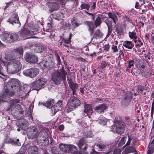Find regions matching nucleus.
<instances>
[{
    "label": "nucleus",
    "mask_w": 154,
    "mask_h": 154,
    "mask_svg": "<svg viewBox=\"0 0 154 154\" xmlns=\"http://www.w3.org/2000/svg\"><path fill=\"white\" fill-rule=\"evenodd\" d=\"M0 63L5 67L8 74H14L18 72L21 69L22 65L19 60H13L9 62L4 61L0 55Z\"/></svg>",
    "instance_id": "1"
},
{
    "label": "nucleus",
    "mask_w": 154,
    "mask_h": 154,
    "mask_svg": "<svg viewBox=\"0 0 154 154\" xmlns=\"http://www.w3.org/2000/svg\"><path fill=\"white\" fill-rule=\"evenodd\" d=\"M19 86V81L17 79H11L7 82L5 86V90L3 91L6 94L10 95L12 93V96L14 94V91L18 90Z\"/></svg>",
    "instance_id": "2"
},
{
    "label": "nucleus",
    "mask_w": 154,
    "mask_h": 154,
    "mask_svg": "<svg viewBox=\"0 0 154 154\" xmlns=\"http://www.w3.org/2000/svg\"><path fill=\"white\" fill-rule=\"evenodd\" d=\"M32 30H28L26 29H23L21 30L20 35L21 37L25 39L35 38L36 37L32 36L38 33V27L37 25L33 26Z\"/></svg>",
    "instance_id": "3"
},
{
    "label": "nucleus",
    "mask_w": 154,
    "mask_h": 154,
    "mask_svg": "<svg viewBox=\"0 0 154 154\" xmlns=\"http://www.w3.org/2000/svg\"><path fill=\"white\" fill-rule=\"evenodd\" d=\"M66 74L64 70L55 71L51 74L52 80L55 84H59L62 79L63 82L66 80Z\"/></svg>",
    "instance_id": "4"
},
{
    "label": "nucleus",
    "mask_w": 154,
    "mask_h": 154,
    "mask_svg": "<svg viewBox=\"0 0 154 154\" xmlns=\"http://www.w3.org/2000/svg\"><path fill=\"white\" fill-rule=\"evenodd\" d=\"M67 104L66 107L68 112H71L81 104V102L77 97L74 96H69Z\"/></svg>",
    "instance_id": "5"
},
{
    "label": "nucleus",
    "mask_w": 154,
    "mask_h": 154,
    "mask_svg": "<svg viewBox=\"0 0 154 154\" xmlns=\"http://www.w3.org/2000/svg\"><path fill=\"white\" fill-rule=\"evenodd\" d=\"M1 38L7 43H11L17 40L18 35L17 33L12 32H5L1 34Z\"/></svg>",
    "instance_id": "6"
},
{
    "label": "nucleus",
    "mask_w": 154,
    "mask_h": 154,
    "mask_svg": "<svg viewBox=\"0 0 154 154\" xmlns=\"http://www.w3.org/2000/svg\"><path fill=\"white\" fill-rule=\"evenodd\" d=\"M47 79L41 77L35 82H32L31 86L32 89L38 91L43 87L47 82Z\"/></svg>",
    "instance_id": "7"
},
{
    "label": "nucleus",
    "mask_w": 154,
    "mask_h": 154,
    "mask_svg": "<svg viewBox=\"0 0 154 154\" xmlns=\"http://www.w3.org/2000/svg\"><path fill=\"white\" fill-rule=\"evenodd\" d=\"M39 72V70L38 69L35 67H32L24 70L23 72V74L26 76L33 78L38 75Z\"/></svg>",
    "instance_id": "8"
},
{
    "label": "nucleus",
    "mask_w": 154,
    "mask_h": 154,
    "mask_svg": "<svg viewBox=\"0 0 154 154\" xmlns=\"http://www.w3.org/2000/svg\"><path fill=\"white\" fill-rule=\"evenodd\" d=\"M99 151H103L106 152L105 154H109L113 149V143L109 145H104L101 143H98L96 145Z\"/></svg>",
    "instance_id": "9"
},
{
    "label": "nucleus",
    "mask_w": 154,
    "mask_h": 154,
    "mask_svg": "<svg viewBox=\"0 0 154 154\" xmlns=\"http://www.w3.org/2000/svg\"><path fill=\"white\" fill-rule=\"evenodd\" d=\"M24 57L26 62L30 63H36L38 60L37 56L32 53H26L24 55Z\"/></svg>",
    "instance_id": "10"
},
{
    "label": "nucleus",
    "mask_w": 154,
    "mask_h": 154,
    "mask_svg": "<svg viewBox=\"0 0 154 154\" xmlns=\"http://www.w3.org/2000/svg\"><path fill=\"white\" fill-rule=\"evenodd\" d=\"M124 125L122 123H120L119 122H114L113 126L112 127V130L114 133L118 134H122L124 131Z\"/></svg>",
    "instance_id": "11"
},
{
    "label": "nucleus",
    "mask_w": 154,
    "mask_h": 154,
    "mask_svg": "<svg viewBox=\"0 0 154 154\" xmlns=\"http://www.w3.org/2000/svg\"><path fill=\"white\" fill-rule=\"evenodd\" d=\"M54 65L53 60H48L47 61H43L40 63V66L42 69H45L47 71L51 69Z\"/></svg>",
    "instance_id": "12"
},
{
    "label": "nucleus",
    "mask_w": 154,
    "mask_h": 154,
    "mask_svg": "<svg viewBox=\"0 0 154 154\" xmlns=\"http://www.w3.org/2000/svg\"><path fill=\"white\" fill-rule=\"evenodd\" d=\"M37 138L41 141L48 142V135L46 128H44L40 131L37 135Z\"/></svg>",
    "instance_id": "13"
},
{
    "label": "nucleus",
    "mask_w": 154,
    "mask_h": 154,
    "mask_svg": "<svg viewBox=\"0 0 154 154\" xmlns=\"http://www.w3.org/2000/svg\"><path fill=\"white\" fill-rule=\"evenodd\" d=\"M27 135L29 139H33L37 138V129L35 127H32L28 128Z\"/></svg>",
    "instance_id": "14"
},
{
    "label": "nucleus",
    "mask_w": 154,
    "mask_h": 154,
    "mask_svg": "<svg viewBox=\"0 0 154 154\" xmlns=\"http://www.w3.org/2000/svg\"><path fill=\"white\" fill-rule=\"evenodd\" d=\"M7 22H9L10 23L13 25L14 23H18L19 24L18 27H20L21 26V24L20 23L19 17L17 14L16 13L13 14L7 20Z\"/></svg>",
    "instance_id": "15"
},
{
    "label": "nucleus",
    "mask_w": 154,
    "mask_h": 154,
    "mask_svg": "<svg viewBox=\"0 0 154 154\" xmlns=\"http://www.w3.org/2000/svg\"><path fill=\"white\" fill-rule=\"evenodd\" d=\"M62 107V101L61 100H60L53 106L51 110L52 112L54 111V113H53L52 115V116L55 115L58 111L61 110Z\"/></svg>",
    "instance_id": "16"
},
{
    "label": "nucleus",
    "mask_w": 154,
    "mask_h": 154,
    "mask_svg": "<svg viewBox=\"0 0 154 154\" xmlns=\"http://www.w3.org/2000/svg\"><path fill=\"white\" fill-rule=\"evenodd\" d=\"M84 109L83 114L84 116H88L89 117L93 112L92 108L91 106L88 104H85L84 105Z\"/></svg>",
    "instance_id": "17"
},
{
    "label": "nucleus",
    "mask_w": 154,
    "mask_h": 154,
    "mask_svg": "<svg viewBox=\"0 0 154 154\" xmlns=\"http://www.w3.org/2000/svg\"><path fill=\"white\" fill-rule=\"evenodd\" d=\"M132 98L130 94H125L122 98V102L125 106H127L129 104Z\"/></svg>",
    "instance_id": "18"
},
{
    "label": "nucleus",
    "mask_w": 154,
    "mask_h": 154,
    "mask_svg": "<svg viewBox=\"0 0 154 154\" xmlns=\"http://www.w3.org/2000/svg\"><path fill=\"white\" fill-rule=\"evenodd\" d=\"M18 89L19 90L20 95H22L24 94V96H26L29 93V89H28V87L26 85L19 86Z\"/></svg>",
    "instance_id": "19"
},
{
    "label": "nucleus",
    "mask_w": 154,
    "mask_h": 154,
    "mask_svg": "<svg viewBox=\"0 0 154 154\" xmlns=\"http://www.w3.org/2000/svg\"><path fill=\"white\" fill-rule=\"evenodd\" d=\"M32 52L35 53H41L43 52L44 49V47L41 45L35 44L34 45H32Z\"/></svg>",
    "instance_id": "20"
},
{
    "label": "nucleus",
    "mask_w": 154,
    "mask_h": 154,
    "mask_svg": "<svg viewBox=\"0 0 154 154\" xmlns=\"http://www.w3.org/2000/svg\"><path fill=\"white\" fill-rule=\"evenodd\" d=\"M84 23L87 26L88 31L90 33V35H92L94 33L95 24L92 22L91 21H86L84 22Z\"/></svg>",
    "instance_id": "21"
},
{
    "label": "nucleus",
    "mask_w": 154,
    "mask_h": 154,
    "mask_svg": "<svg viewBox=\"0 0 154 154\" xmlns=\"http://www.w3.org/2000/svg\"><path fill=\"white\" fill-rule=\"evenodd\" d=\"M106 108V106L105 104H102L96 106L94 108V109L98 113H101L103 112Z\"/></svg>",
    "instance_id": "22"
},
{
    "label": "nucleus",
    "mask_w": 154,
    "mask_h": 154,
    "mask_svg": "<svg viewBox=\"0 0 154 154\" xmlns=\"http://www.w3.org/2000/svg\"><path fill=\"white\" fill-rule=\"evenodd\" d=\"M27 152L29 154H38L39 149L35 146H32L29 147Z\"/></svg>",
    "instance_id": "23"
},
{
    "label": "nucleus",
    "mask_w": 154,
    "mask_h": 154,
    "mask_svg": "<svg viewBox=\"0 0 154 154\" xmlns=\"http://www.w3.org/2000/svg\"><path fill=\"white\" fill-rule=\"evenodd\" d=\"M51 9L49 10V12L51 13L53 11L57 10L60 7L59 5L58 2H51L49 5Z\"/></svg>",
    "instance_id": "24"
},
{
    "label": "nucleus",
    "mask_w": 154,
    "mask_h": 154,
    "mask_svg": "<svg viewBox=\"0 0 154 154\" xmlns=\"http://www.w3.org/2000/svg\"><path fill=\"white\" fill-rule=\"evenodd\" d=\"M28 121L25 119L23 120L21 123H20V128L23 130H26L28 129Z\"/></svg>",
    "instance_id": "25"
},
{
    "label": "nucleus",
    "mask_w": 154,
    "mask_h": 154,
    "mask_svg": "<svg viewBox=\"0 0 154 154\" xmlns=\"http://www.w3.org/2000/svg\"><path fill=\"white\" fill-rule=\"evenodd\" d=\"M70 88L72 91L71 96L76 95V91L78 87V85L76 83H73L69 85Z\"/></svg>",
    "instance_id": "26"
},
{
    "label": "nucleus",
    "mask_w": 154,
    "mask_h": 154,
    "mask_svg": "<svg viewBox=\"0 0 154 154\" xmlns=\"http://www.w3.org/2000/svg\"><path fill=\"white\" fill-rule=\"evenodd\" d=\"M136 150L135 148L131 146H128L125 148L124 150L125 154H128L132 152H136Z\"/></svg>",
    "instance_id": "27"
},
{
    "label": "nucleus",
    "mask_w": 154,
    "mask_h": 154,
    "mask_svg": "<svg viewBox=\"0 0 154 154\" xmlns=\"http://www.w3.org/2000/svg\"><path fill=\"white\" fill-rule=\"evenodd\" d=\"M103 18L104 17H103L102 14H97V17L95 20L94 22V24L96 27H97L101 24V19L102 18Z\"/></svg>",
    "instance_id": "28"
},
{
    "label": "nucleus",
    "mask_w": 154,
    "mask_h": 154,
    "mask_svg": "<svg viewBox=\"0 0 154 154\" xmlns=\"http://www.w3.org/2000/svg\"><path fill=\"white\" fill-rule=\"evenodd\" d=\"M123 45L125 48L131 49L134 47V44L131 41H125L123 43Z\"/></svg>",
    "instance_id": "29"
},
{
    "label": "nucleus",
    "mask_w": 154,
    "mask_h": 154,
    "mask_svg": "<svg viewBox=\"0 0 154 154\" xmlns=\"http://www.w3.org/2000/svg\"><path fill=\"white\" fill-rule=\"evenodd\" d=\"M71 23L73 26L74 27L78 26L81 24L80 21L75 17H73L71 20Z\"/></svg>",
    "instance_id": "30"
},
{
    "label": "nucleus",
    "mask_w": 154,
    "mask_h": 154,
    "mask_svg": "<svg viewBox=\"0 0 154 154\" xmlns=\"http://www.w3.org/2000/svg\"><path fill=\"white\" fill-rule=\"evenodd\" d=\"M68 145L61 143L59 145V148L60 149L64 152H67Z\"/></svg>",
    "instance_id": "31"
},
{
    "label": "nucleus",
    "mask_w": 154,
    "mask_h": 154,
    "mask_svg": "<svg viewBox=\"0 0 154 154\" xmlns=\"http://www.w3.org/2000/svg\"><path fill=\"white\" fill-rule=\"evenodd\" d=\"M109 17L111 18L113 22L116 24V21H118V18L116 14L111 12H109L108 14Z\"/></svg>",
    "instance_id": "32"
},
{
    "label": "nucleus",
    "mask_w": 154,
    "mask_h": 154,
    "mask_svg": "<svg viewBox=\"0 0 154 154\" xmlns=\"http://www.w3.org/2000/svg\"><path fill=\"white\" fill-rule=\"evenodd\" d=\"M20 100L17 99H13L10 100L9 102V104L10 105V107L7 108L5 110L8 111L10 108L13 106H14L16 103H19Z\"/></svg>",
    "instance_id": "33"
},
{
    "label": "nucleus",
    "mask_w": 154,
    "mask_h": 154,
    "mask_svg": "<svg viewBox=\"0 0 154 154\" xmlns=\"http://www.w3.org/2000/svg\"><path fill=\"white\" fill-rule=\"evenodd\" d=\"M34 107V103H32L29 108V120L31 122L33 121V117L32 115V112L33 111V109Z\"/></svg>",
    "instance_id": "34"
},
{
    "label": "nucleus",
    "mask_w": 154,
    "mask_h": 154,
    "mask_svg": "<svg viewBox=\"0 0 154 154\" xmlns=\"http://www.w3.org/2000/svg\"><path fill=\"white\" fill-rule=\"evenodd\" d=\"M85 141L84 138L81 139L76 142V144L79 147V149H82V146L84 145L85 143Z\"/></svg>",
    "instance_id": "35"
},
{
    "label": "nucleus",
    "mask_w": 154,
    "mask_h": 154,
    "mask_svg": "<svg viewBox=\"0 0 154 154\" xmlns=\"http://www.w3.org/2000/svg\"><path fill=\"white\" fill-rule=\"evenodd\" d=\"M68 149L67 152L68 153H70L71 154H72V152L76 151L77 149L76 147L73 145H68Z\"/></svg>",
    "instance_id": "36"
},
{
    "label": "nucleus",
    "mask_w": 154,
    "mask_h": 154,
    "mask_svg": "<svg viewBox=\"0 0 154 154\" xmlns=\"http://www.w3.org/2000/svg\"><path fill=\"white\" fill-rule=\"evenodd\" d=\"M5 58L7 60H10V61L13 60H18V59H15V56L12 55L11 54H8L5 56Z\"/></svg>",
    "instance_id": "37"
},
{
    "label": "nucleus",
    "mask_w": 154,
    "mask_h": 154,
    "mask_svg": "<svg viewBox=\"0 0 154 154\" xmlns=\"http://www.w3.org/2000/svg\"><path fill=\"white\" fill-rule=\"evenodd\" d=\"M103 34L99 29H97L95 32L94 35V37L96 38H101Z\"/></svg>",
    "instance_id": "38"
},
{
    "label": "nucleus",
    "mask_w": 154,
    "mask_h": 154,
    "mask_svg": "<svg viewBox=\"0 0 154 154\" xmlns=\"http://www.w3.org/2000/svg\"><path fill=\"white\" fill-rule=\"evenodd\" d=\"M19 140L18 139H17L16 140L12 139V142L11 144L14 146H20L21 145V143L19 142Z\"/></svg>",
    "instance_id": "39"
},
{
    "label": "nucleus",
    "mask_w": 154,
    "mask_h": 154,
    "mask_svg": "<svg viewBox=\"0 0 154 154\" xmlns=\"http://www.w3.org/2000/svg\"><path fill=\"white\" fill-rule=\"evenodd\" d=\"M128 35L131 39L137 38L136 33L134 32V30L132 32H128Z\"/></svg>",
    "instance_id": "40"
},
{
    "label": "nucleus",
    "mask_w": 154,
    "mask_h": 154,
    "mask_svg": "<svg viewBox=\"0 0 154 154\" xmlns=\"http://www.w3.org/2000/svg\"><path fill=\"white\" fill-rule=\"evenodd\" d=\"M1 64L2 65V63H0V79H2L3 80H5V75L3 72V67L1 66Z\"/></svg>",
    "instance_id": "41"
},
{
    "label": "nucleus",
    "mask_w": 154,
    "mask_h": 154,
    "mask_svg": "<svg viewBox=\"0 0 154 154\" xmlns=\"http://www.w3.org/2000/svg\"><path fill=\"white\" fill-rule=\"evenodd\" d=\"M54 103L51 102V101H48L46 103L44 104V105L49 108H52Z\"/></svg>",
    "instance_id": "42"
},
{
    "label": "nucleus",
    "mask_w": 154,
    "mask_h": 154,
    "mask_svg": "<svg viewBox=\"0 0 154 154\" xmlns=\"http://www.w3.org/2000/svg\"><path fill=\"white\" fill-rule=\"evenodd\" d=\"M80 7L81 9H86L88 11L89 10L90 6L88 4L83 3L81 5Z\"/></svg>",
    "instance_id": "43"
},
{
    "label": "nucleus",
    "mask_w": 154,
    "mask_h": 154,
    "mask_svg": "<svg viewBox=\"0 0 154 154\" xmlns=\"http://www.w3.org/2000/svg\"><path fill=\"white\" fill-rule=\"evenodd\" d=\"M98 121L99 123L103 125H106V119L104 118H100Z\"/></svg>",
    "instance_id": "44"
},
{
    "label": "nucleus",
    "mask_w": 154,
    "mask_h": 154,
    "mask_svg": "<svg viewBox=\"0 0 154 154\" xmlns=\"http://www.w3.org/2000/svg\"><path fill=\"white\" fill-rule=\"evenodd\" d=\"M117 32L119 35H122L124 33V29L122 26L118 27L117 29Z\"/></svg>",
    "instance_id": "45"
},
{
    "label": "nucleus",
    "mask_w": 154,
    "mask_h": 154,
    "mask_svg": "<svg viewBox=\"0 0 154 154\" xmlns=\"http://www.w3.org/2000/svg\"><path fill=\"white\" fill-rule=\"evenodd\" d=\"M52 17L54 19L57 20H60V19L62 20V18H63V16L61 17L60 15L57 14H52Z\"/></svg>",
    "instance_id": "46"
},
{
    "label": "nucleus",
    "mask_w": 154,
    "mask_h": 154,
    "mask_svg": "<svg viewBox=\"0 0 154 154\" xmlns=\"http://www.w3.org/2000/svg\"><path fill=\"white\" fill-rule=\"evenodd\" d=\"M62 39V41H63V42L67 44H69L71 42V36L70 35L69 37L66 38H61Z\"/></svg>",
    "instance_id": "47"
},
{
    "label": "nucleus",
    "mask_w": 154,
    "mask_h": 154,
    "mask_svg": "<svg viewBox=\"0 0 154 154\" xmlns=\"http://www.w3.org/2000/svg\"><path fill=\"white\" fill-rule=\"evenodd\" d=\"M84 136L86 137H92V134L91 130L87 131L84 133Z\"/></svg>",
    "instance_id": "48"
},
{
    "label": "nucleus",
    "mask_w": 154,
    "mask_h": 154,
    "mask_svg": "<svg viewBox=\"0 0 154 154\" xmlns=\"http://www.w3.org/2000/svg\"><path fill=\"white\" fill-rule=\"evenodd\" d=\"M134 61L132 60H131L128 61V67L126 68V70H129L131 66H133L134 64Z\"/></svg>",
    "instance_id": "49"
},
{
    "label": "nucleus",
    "mask_w": 154,
    "mask_h": 154,
    "mask_svg": "<svg viewBox=\"0 0 154 154\" xmlns=\"http://www.w3.org/2000/svg\"><path fill=\"white\" fill-rule=\"evenodd\" d=\"M108 64V63L106 61H103L100 64V69H103L105 68Z\"/></svg>",
    "instance_id": "50"
},
{
    "label": "nucleus",
    "mask_w": 154,
    "mask_h": 154,
    "mask_svg": "<svg viewBox=\"0 0 154 154\" xmlns=\"http://www.w3.org/2000/svg\"><path fill=\"white\" fill-rule=\"evenodd\" d=\"M48 25V28L47 29H46V32H49L50 35H49L50 38H53L54 36V35H52V33L51 34V29H50V27H51V25L50 24V23H47Z\"/></svg>",
    "instance_id": "51"
},
{
    "label": "nucleus",
    "mask_w": 154,
    "mask_h": 154,
    "mask_svg": "<svg viewBox=\"0 0 154 154\" xmlns=\"http://www.w3.org/2000/svg\"><path fill=\"white\" fill-rule=\"evenodd\" d=\"M138 90V92H140L141 94H142L143 93V91L144 89V86L142 85H138L137 87Z\"/></svg>",
    "instance_id": "52"
},
{
    "label": "nucleus",
    "mask_w": 154,
    "mask_h": 154,
    "mask_svg": "<svg viewBox=\"0 0 154 154\" xmlns=\"http://www.w3.org/2000/svg\"><path fill=\"white\" fill-rule=\"evenodd\" d=\"M14 52L18 54H21L23 53V50L21 48H17L15 50Z\"/></svg>",
    "instance_id": "53"
},
{
    "label": "nucleus",
    "mask_w": 154,
    "mask_h": 154,
    "mask_svg": "<svg viewBox=\"0 0 154 154\" xmlns=\"http://www.w3.org/2000/svg\"><path fill=\"white\" fill-rule=\"evenodd\" d=\"M12 141V139L7 138L3 141V143H10Z\"/></svg>",
    "instance_id": "54"
},
{
    "label": "nucleus",
    "mask_w": 154,
    "mask_h": 154,
    "mask_svg": "<svg viewBox=\"0 0 154 154\" xmlns=\"http://www.w3.org/2000/svg\"><path fill=\"white\" fill-rule=\"evenodd\" d=\"M110 48V46L109 44H107L104 45L103 48L105 52H107L109 51Z\"/></svg>",
    "instance_id": "55"
},
{
    "label": "nucleus",
    "mask_w": 154,
    "mask_h": 154,
    "mask_svg": "<svg viewBox=\"0 0 154 154\" xmlns=\"http://www.w3.org/2000/svg\"><path fill=\"white\" fill-rule=\"evenodd\" d=\"M85 11L86 14L89 15V16H91L93 20H94L96 16L95 14H93L91 13H89L85 10Z\"/></svg>",
    "instance_id": "56"
},
{
    "label": "nucleus",
    "mask_w": 154,
    "mask_h": 154,
    "mask_svg": "<svg viewBox=\"0 0 154 154\" xmlns=\"http://www.w3.org/2000/svg\"><path fill=\"white\" fill-rule=\"evenodd\" d=\"M111 49L115 53H116L118 51L117 47L115 45H113L111 47Z\"/></svg>",
    "instance_id": "57"
},
{
    "label": "nucleus",
    "mask_w": 154,
    "mask_h": 154,
    "mask_svg": "<svg viewBox=\"0 0 154 154\" xmlns=\"http://www.w3.org/2000/svg\"><path fill=\"white\" fill-rule=\"evenodd\" d=\"M143 44L142 42H141L139 39H138L137 43L135 45V46L137 48H138L139 47L141 46Z\"/></svg>",
    "instance_id": "58"
},
{
    "label": "nucleus",
    "mask_w": 154,
    "mask_h": 154,
    "mask_svg": "<svg viewBox=\"0 0 154 154\" xmlns=\"http://www.w3.org/2000/svg\"><path fill=\"white\" fill-rule=\"evenodd\" d=\"M121 152V151L120 149L118 148H116L115 149L112 154H120Z\"/></svg>",
    "instance_id": "59"
},
{
    "label": "nucleus",
    "mask_w": 154,
    "mask_h": 154,
    "mask_svg": "<svg viewBox=\"0 0 154 154\" xmlns=\"http://www.w3.org/2000/svg\"><path fill=\"white\" fill-rule=\"evenodd\" d=\"M106 23V24L108 28L109 29V28L111 26V22H109V21L108 20V19H107L105 20Z\"/></svg>",
    "instance_id": "60"
},
{
    "label": "nucleus",
    "mask_w": 154,
    "mask_h": 154,
    "mask_svg": "<svg viewBox=\"0 0 154 154\" xmlns=\"http://www.w3.org/2000/svg\"><path fill=\"white\" fill-rule=\"evenodd\" d=\"M124 18L125 20H126L128 22L130 23H132V20L129 18L127 16L125 15L124 16Z\"/></svg>",
    "instance_id": "61"
},
{
    "label": "nucleus",
    "mask_w": 154,
    "mask_h": 154,
    "mask_svg": "<svg viewBox=\"0 0 154 154\" xmlns=\"http://www.w3.org/2000/svg\"><path fill=\"white\" fill-rule=\"evenodd\" d=\"M15 105V107L18 110H19L20 109H21L22 107L19 104H17V103L15 104L14 105Z\"/></svg>",
    "instance_id": "62"
},
{
    "label": "nucleus",
    "mask_w": 154,
    "mask_h": 154,
    "mask_svg": "<svg viewBox=\"0 0 154 154\" xmlns=\"http://www.w3.org/2000/svg\"><path fill=\"white\" fill-rule=\"evenodd\" d=\"M58 128L60 131H62L63 130L64 127L63 125H61L58 126Z\"/></svg>",
    "instance_id": "63"
},
{
    "label": "nucleus",
    "mask_w": 154,
    "mask_h": 154,
    "mask_svg": "<svg viewBox=\"0 0 154 154\" xmlns=\"http://www.w3.org/2000/svg\"><path fill=\"white\" fill-rule=\"evenodd\" d=\"M67 81L68 82L69 85L73 83V82H72V79L70 78H68V76H67Z\"/></svg>",
    "instance_id": "64"
}]
</instances>
